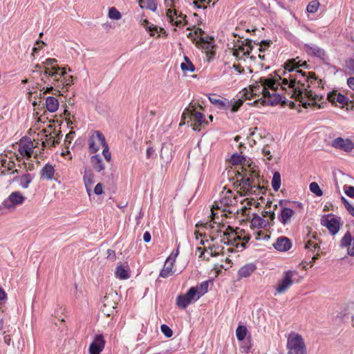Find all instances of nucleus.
Masks as SVG:
<instances>
[{
  "label": "nucleus",
  "instance_id": "f257e3e1",
  "mask_svg": "<svg viewBox=\"0 0 354 354\" xmlns=\"http://www.w3.org/2000/svg\"><path fill=\"white\" fill-rule=\"evenodd\" d=\"M66 75L65 69L58 66L56 59H46V94L51 93L54 90L53 86H70L73 84V77L67 78Z\"/></svg>",
  "mask_w": 354,
  "mask_h": 354
},
{
  "label": "nucleus",
  "instance_id": "f03ea898",
  "mask_svg": "<svg viewBox=\"0 0 354 354\" xmlns=\"http://www.w3.org/2000/svg\"><path fill=\"white\" fill-rule=\"evenodd\" d=\"M305 66L308 67V65L306 62H304L302 64H300V61H296L295 59H288L284 64V68L286 71H288V73H291L290 74V78H292V81H293V84L295 85L299 86L300 88H304L303 90V98H307L309 101H313L312 103H314L313 106L317 105L316 102V100L318 96L317 95H313V93L310 90H308L310 88V84H308L307 86L305 85L306 73L299 69L300 66Z\"/></svg>",
  "mask_w": 354,
  "mask_h": 354
},
{
  "label": "nucleus",
  "instance_id": "7ed1b4c3",
  "mask_svg": "<svg viewBox=\"0 0 354 354\" xmlns=\"http://www.w3.org/2000/svg\"><path fill=\"white\" fill-rule=\"evenodd\" d=\"M290 74L291 73H288V71L285 68L284 70L280 69L275 72L276 78H273L277 81L278 86H281L282 89L286 90V86H287L290 90V93H291V97L299 101L304 108L307 109L313 105L314 103L306 102L303 100V88L293 84L292 78H290Z\"/></svg>",
  "mask_w": 354,
  "mask_h": 354
},
{
  "label": "nucleus",
  "instance_id": "20e7f679",
  "mask_svg": "<svg viewBox=\"0 0 354 354\" xmlns=\"http://www.w3.org/2000/svg\"><path fill=\"white\" fill-rule=\"evenodd\" d=\"M259 82L263 86L262 93L263 97H269L270 99L268 100L265 99H261V102L259 100H254L252 103H250L249 104H254L257 106L260 103L263 106H274L281 102V95L274 93L278 89V85L277 84V81L273 78L272 75H270L269 77H260Z\"/></svg>",
  "mask_w": 354,
  "mask_h": 354
},
{
  "label": "nucleus",
  "instance_id": "39448f33",
  "mask_svg": "<svg viewBox=\"0 0 354 354\" xmlns=\"http://www.w3.org/2000/svg\"><path fill=\"white\" fill-rule=\"evenodd\" d=\"M96 142L100 144L103 147L102 154L107 162L111 159V153L109 151V147L106 142L104 136L99 131H95L94 133L88 138V151L91 153H94L100 150Z\"/></svg>",
  "mask_w": 354,
  "mask_h": 354
},
{
  "label": "nucleus",
  "instance_id": "423d86ee",
  "mask_svg": "<svg viewBox=\"0 0 354 354\" xmlns=\"http://www.w3.org/2000/svg\"><path fill=\"white\" fill-rule=\"evenodd\" d=\"M118 296L115 291L111 290L102 299L103 305L101 308L102 312L106 317L113 315L118 305Z\"/></svg>",
  "mask_w": 354,
  "mask_h": 354
},
{
  "label": "nucleus",
  "instance_id": "0eeeda50",
  "mask_svg": "<svg viewBox=\"0 0 354 354\" xmlns=\"http://www.w3.org/2000/svg\"><path fill=\"white\" fill-rule=\"evenodd\" d=\"M288 354H306V347L301 335L295 334L288 339Z\"/></svg>",
  "mask_w": 354,
  "mask_h": 354
},
{
  "label": "nucleus",
  "instance_id": "6e6552de",
  "mask_svg": "<svg viewBox=\"0 0 354 354\" xmlns=\"http://www.w3.org/2000/svg\"><path fill=\"white\" fill-rule=\"evenodd\" d=\"M321 224L325 226L333 236L338 233L341 227V218L333 214L324 215L321 218Z\"/></svg>",
  "mask_w": 354,
  "mask_h": 354
},
{
  "label": "nucleus",
  "instance_id": "1a4fd4ad",
  "mask_svg": "<svg viewBox=\"0 0 354 354\" xmlns=\"http://www.w3.org/2000/svg\"><path fill=\"white\" fill-rule=\"evenodd\" d=\"M42 94H44V91L42 92V89L39 90V93L37 91L34 92L35 100L32 102V106H34L35 119L37 123L42 122L41 118L44 115V102L42 100Z\"/></svg>",
  "mask_w": 354,
  "mask_h": 354
},
{
  "label": "nucleus",
  "instance_id": "9d476101",
  "mask_svg": "<svg viewBox=\"0 0 354 354\" xmlns=\"http://www.w3.org/2000/svg\"><path fill=\"white\" fill-rule=\"evenodd\" d=\"M46 147H55L60 141V128L50 124L46 127Z\"/></svg>",
  "mask_w": 354,
  "mask_h": 354
},
{
  "label": "nucleus",
  "instance_id": "9b49d317",
  "mask_svg": "<svg viewBox=\"0 0 354 354\" xmlns=\"http://www.w3.org/2000/svg\"><path fill=\"white\" fill-rule=\"evenodd\" d=\"M24 201L25 197L19 192H13L4 200L1 207L10 210L14 209L17 205L22 204Z\"/></svg>",
  "mask_w": 354,
  "mask_h": 354
},
{
  "label": "nucleus",
  "instance_id": "f8f14e48",
  "mask_svg": "<svg viewBox=\"0 0 354 354\" xmlns=\"http://www.w3.org/2000/svg\"><path fill=\"white\" fill-rule=\"evenodd\" d=\"M196 290L189 288L185 295H180L176 298V305L183 309L186 308L192 301H196Z\"/></svg>",
  "mask_w": 354,
  "mask_h": 354
},
{
  "label": "nucleus",
  "instance_id": "ddd939ff",
  "mask_svg": "<svg viewBox=\"0 0 354 354\" xmlns=\"http://www.w3.org/2000/svg\"><path fill=\"white\" fill-rule=\"evenodd\" d=\"M33 142L29 138H22L19 143V153L21 158H30L33 153Z\"/></svg>",
  "mask_w": 354,
  "mask_h": 354
},
{
  "label": "nucleus",
  "instance_id": "4468645a",
  "mask_svg": "<svg viewBox=\"0 0 354 354\" xmlns=\"http://www.w3.org/2000/svg\"><path fill=\"white\" fill-rule=\"evenodd\" d=\"M295 272L291 270H287L284 272L283 277L279 283L277 290L279 293H283L293 283L292 277Z\"/></svg>",
  "mask_w": 354,
  "mask_h": 354
},
{
  "label": "nucleus",
  "instance_id": "2eb2a0df",
  "mask_svg": "<svg viewBox=\"0 0 354 354\" xmlns=\"http://www.w3.org/2000/svg\"><path fill=\"white\" fill-rule=\"evenodd\" d=\"M331 146L335 149L350 152L354 149V143L349 139L337 138L332 141Z\"/></svg>",
  "mask_w": 354,
  "mask_h": 354
},
{
  "label": "nucleus",
  "instance_id": "dca6fc26",
  "mask_svg": "<svg viewBox=\"0 0 354 354\" xmlns=\"http://www.w3.org/2000/svg\"><path fill=\"white\" fill-rule=\"evenodd\" d=\"M253 40L246 39L244 41L238 40L237 43L234 44L233 50H238V52L243 53V55L248 56L250 54L253 49Z\"/></svg>",
  "mask_w": 354,
  "mask_h": 354
},
{
  "label": "nucleus",
  "instance_id": "f3484780",
  "mask_svg": "<svg viewBox=\"0 0 354 354\" xmlns=\"http://www.w3.org/2000/svg\"><path fill=\"white\" fill-rule=\"evenodd\" d=\"M105 346V340L102 335H97L89 346L90 354H100Z\"/></svg>",
  "mask_w": 354,
  "mask_h": 354
},
{
  "label": "nucleus",
  "instance_id": "a211bd4d",
  "mask_svg": "<svg viewBox=\"0 0 354 354\" xmlns=\"http://www.w3.org/2000/svg\"><path fill=\"white\" fill-rule=\"evenodd\" d=\"M304 50L308 55L319 57L322 60L326 59L327 56L326 52L322 48L314 44H305Z\"/></svg>",
  "mask_w": 354,
  "mask_h": 354
},
{
  "label": "nucleus",
  "instance_id": "6ab92c4d",
  "mask_svg": "<svg viewBox=\"0 0 354 354\" xmlns=\"http://www.w3.org/2000/svg\"><path fill=\"white\" fill-rule=\"evenodd\" d=\"M216 94L209 95L208 97L209 102L214 105L216 106L217 108L222 110H227L230 108L231 101L227 99H220Z\"/></svg>",
  "mask_w": 354,
  "mask_h": 354
},
{
  "label": "nucleus",
  "instance_id": "aec40b11",
  "mask_svg": "<svg viewBox=\"0 0 354 354\" xmlns=\"http://www.w3.org/2000/svg\"><path fill=\"white\" fill-rule=\"evenodd\" d=\"M273 247L278 251L286 252L292 247V243L290 239L286 236L279 237L276 242L273 243Z\"/></svg>",
  "mask_w": 354,
  "mask_h": 354
},
{
  "label": "nucleus",
  "instance_id": "412c9836",
  "mask_svg": "<svg viewBox=\"0 0 354 354\" xmlns=\"http://www.w3.org/2000/svg\"><path fill=\"white\" fill-rule=\"evenodd\" d=\"M192 122V126H193L192 129L194 131H200V127L203 124H207L208 122L205 120L203 113L201 112L196 111L194 113V115L190 120Z\"/></svg>",
  "mask_w": 354,
  "mask_h": 354
},
{
  "label": "nucleus",
  "instance_id": "4be33fe9",
  "mask_svg": "<svg viewBox=\"0 0 354 354\" xmlns=\"http://www.w3.org/2000/svg\"><path fill=\"white\" fill-rule=\"evenodd\" d=\"M235 187H241V189L244 192H250L253 189V187H255L254 185V179H251L248 177H243L240 180H236V181L234 183ZM247 194V193H245Z\"/></svg>",
  "mask_w": 354,
  "mask_h": 354
},
{
  "label": "nucleus",
  "instance_id": "5701e85b",
  "mask_svg": "<svg viewBox=\"0 0 354 354\" xmlns=\"http://www.w3.org/2000/svg\"><path fill=\"white\" fill-rule=\"evenodd\" d=\"M294 214L295 212L292 209L283 207L278 216V219L283 225H286L290 221V219Z\"/></svg>",
  "mask_w": 354,
  "mask_h": 354
},
{
  "label": "nucleus",
  "instance_id": "b1692460",
  "mask_svg": "<svg viewBox=\"0 0 354 354\" xmlns=\"http://www.w3.org/2000/svg\"><path fill=\"white\" fill-rule=\"evenodd\" d=\"M141 25L145 28L146 30L151 36H154L155 33H165V30L162 28H158L157 26L151 24L147 19L141 20Z\"/></svg>",
  "mask_w": 354,
  "mask_h": 354
},
{
  "label": "nucleus",
  "instance_id": "393cba45",
  "mask_svg": "<svg viewBox=\"0 0 354 354\" xmlns=\"http://www.w3.org/2000/svg\"><path fill=\"white\" fill-rule=\"evenodd\" d=\"M257 269L254 263H250L242 266L238 271V275L240 278H246L250 277Z\"/></svg>",
  "mask_w": 354,
  "mask_h": 354
},
{
  "label": "nucleus",
  "instance_id": "a878e982",
  "mask_svg": "<svg viewBox=\"0 0 354 354\" xmlns=\"http://www.w3.org/2000/svg\"><path fill=\"white\" fill-rule=\"evenodd\" d=\"M84 182L88 196H91V187L94 183V174L91 171H85Z\"/></svg>",
  "mask_w": 354,
  "mask_h": 354
},
{
  "label": "nucleus",
  "instance_id": "bb28decb",
  "mask_svg": "<svg viewBox=\"0 0 354 354\" xmlns=\"http://www.w3.org/2000/svg\"><path fill=\"white\" fill-rule=\"evenodd\" d=\"M91 162L93 169L97 172H100L105 169L102 159L99 154L92 156L91 158Z\"/></svg>",
  "mask_w": 354,
  "mask_h": 354
},
{
  "label": "nucleus",
  "instance_id": "cd10ccee",
  "mask_svg": "<svg viewBox=\"0 0 354 354\" xmlns=\"http://www.w3.org/2000/svg\"><path fill=\"white\" fill-rule=\"evenodd\" d=\"M173 268V261L170 262V259L167 258L165 262V265L162 269L160 272V277L162 278H167L169 276H171L174 274Z\"/></svg>",
  "mask_w": 354,
  "mask_h": 354
},
{
  "label": "nucleus",
  "instance_id": "c85d7f7f",
  "mask_svg": "<svg viewBox=\"0 0 354 354\" xmlns=\"http://www.w3.org/2000/svg\"><path fill=\"white\" fill-rule=\"evenodd\" d=\"M251 223L254 227L259 228H266L270 226V223L268 220H265L262 216L255 214L251 221Z\"/></svg>",
  "mask_w": 354,
  "mask_h": 354
},
{
  "label": "nucleus",
  "instance_id": "c756f323",
  "mask_svg": "<svg viewBox=\"0 0 354 354\" xmlns=\"http://www.w3.org/2000/svg\"><path fill=\"white\" fill-rule=\"evenodd\" d=\"M59 107L58 100L53 96L46 97V109L53 113L55 112Z\"/></svg>",
  "mask_w": 354,
  "mask_h": 354
},
{
  "label": "nucleus",
  "instance_id": "7c9ffc66",
  "mask_svg": "<svg viewBox=\"0 0 354 354\" xmlns=\"http://www.w3.org/2000/svg\"><path fill=\"white\" fill-rule=\"evenodd\" d=\"M336 102H339L343 106H345L347 110L353 109V105H352L353 103L351 101V100H349L348 97L340 93H337Z\"/></svg>",
  "mask_w": 354,
  "mask_h": 354
},
{
  "label": "nucleus",
  "instance_id": "2f4dec72",
  "mask_svg": "<svg viewBox=\"0 0 354 354\" xmlns=\"http://www.w3.org/2000/svg\"><path fill=\"white\" fill-rule=\"evenodd\" d=\"M196 44L198 47L200 46L201 48L207 50V53H210L214 48L212 43L203 37H201L199 41H196Z\"/></svg>",
  "mask_w": 354,
  "mask_h": 354
},
{
  "label": "nucleus",
  "instance_id": "473e14b6",
  "mask_svg": "<svg viewBox=\"0 0 354 354\" xmlns=\"http://www.w3.org/2000/svg\"><path fill=\"white\" fill-rule=\"evenodd\" d=\"M209 287L208 281H205L201 283L198 286L191 287L190 288H195L196 290V299H198L202 295L207 292Z\"/></svg>",
  "mask_w": 354,
  "mask_h": 354
},
{
  "label": "nucleus",
  "instance_id": "72a5a7b5",
  "mask_svg": "<svg viewBox=\"0 0 354 354\" xmlns=\"http://www.w3.org/2000/svg\"><path fill=\"white\" fill-rule=\"evenodd\" d=\"M139 6L141 8H146L153 12L157 8L154 0H139Z\"/></svg>",
  "mask_w": 354,
  "mask_h": 354
},
{
  "label": "nucleus",
  "instance_id": "f704fd0d",
  "mask_svg": "<svg viewBox=\"0 0 354 354\" xmlns=\"http://www.w3.org/2000/svg\"><path fill=\"white\" fill-rule=\"evenodd\" d=\"M116 277L120 279H127L129 278V274L127 270L122 265L118 266L115 272Z\"/></svg>",
  "mask_w": 354,
  "mask_h": 354
},
{
  "label": "nucleus",
  "instance_id": "c9c22d12",
  "mask_svg": "<svg viewBox=\"0 0 354 354\" xmlns=\"http://www.w3.org/2000/svg\"><path fill=\"white\" fill-rule=\"evenodd\" d=\"M1 167H4L5 169L1 171V175H6L8 172L12 170L15 167V163L12 160H7L2 159L1 161Z\"/></svg>",
  "mask_w": 354,
  "mask_h": 354
},
{
  "label": "nucleus",
  "instance_id": "e433bc0d",
  "mask_svg": "<svg viewBox=\"0 0 354 354\" xmlns=\"http://www.w3.org/2000/svg\"><path fill=\"white\" fill-rule=\"evenodd\" d=\"M248 329L245 326L239 325L236 330V336L239 341H243L246 337Z\"/></svg>",
  "mask_w": 354,
  "mask_h": 354
},
{
  "label": "nucleus",
  "instance_id": "4c0bfd02",
  "mask_svg": "<svg viewBox=\"0 0 354 354\" xmlns=\"http://www.w3.org/2000/svg\"><path fill=\"white\" fill-rule=\"evenodd\" d=\"M352 241H353V237H352L351 232L348 231L342 238L340 246L342 248H348L351 246Z\"/></svg>",
  "mask_w": 354,
  "mask_h": 354
},
{
  "label": "nucleus",
  "instance_id": "58836bf2",
  "mask_svg": "<svg viewBox=\"0 0 354 354\" xmlns=\"http://www.w3.org/2000/svg\"><path fill=\"white\" fill-rule=\"evenodd\" d=\"M272 186L274 191H278L281 186V175L279 172L275 171L272 180Z\"/></svg>",
  "mask_w": 354,
  "mask_h": 354
},
{
  "label": "nucleus",
  "instance_id": "ea45409f",
  "mask_svg": "<svg viewBox=\"0 0 354 354\" xmlns=\"http://www.w3.org/2000/svg\"><path fill=\"white\" fill-rule=\"evenodd\" d=\"M245 156L234 153L231 156L230 162L233 165H243L245 162Z\"/></svg>",
  "mask_w": 354,
  "mask_h": 354
},
{
  "label": "nucleus",
  "instance_id": "a19ab883",
  "mask_svg": "<svg viewBox=\"0 0 354 354\" xmlns=\"http://www.w3.org/2000/svg\"><path fill=\"white\" fill-rule=\"evenodd\" d=\"M32 181V176L29 174L22 175L19 178V185L23 188H28L29 184Z\"/></svg>",
  "mask_w": 354,
  "mask_h": 354
},
{
  "label": "nucleus",
  "instance_id": "79ce46f5",
  "mask_svg": "<svg viewBox=\"0 0 354 354\" xmlns=\"http://www.w3.org/2000/svg\"><path fill=\"white\" fill-rule=\"evenodd\" d=\"M309 188L310 192L315 194L317 196H321L323 195V192L317 183L312 182L309 185Z\"/></svg>",
  "mask_w": 354,
  "mask_h": 354
},
{
  "label": "nucleus",
  "instance_id": "37998d69",
  "mask_svg": "<svg viewBox=\"0 0 354 354\" xmlns=\"http://www.w3.org/2000/svg\"><path fill=\"white\" fill-rule=\"evenodd\" d=\"M262 217H268V221L270 223V226H273L274 225V219H275V213L274 211L269 210H263L262 212Z\"/></svg>",
  "mask_w": 354,
  "mask_h": 354
},
{
  "label": "nucleus",
  "instance_id": "c03bdc74",
  "mask_svg": "<svg viewBox=\"0 0 354 354\" xmlns=\"http://www.w3.org/2000/svg\"><path fill=\"white\" fill-rule=\"evenodd\" d=\"M108 15L110 19L113 20H119L122 17L121 13L115 7L109 8Z\"/></svg>",
  "mask_w": 354,
  "mask_h": 354
},
{
  "label": "nucleus",
  "instance_id": "a18cd8bd",
  "mask_svg": "<svg viewBox=\"0 0 354 354\" xmlns=\"http://www.w3.org/2000/svg\"><path fill=\"white\" fill-rule=\"evenodd\" d=\"M195 111L196 109L194 106H189L187 107L182 114V119L185 120L186 118H188L189 120H191Z\"/></svg>",
  "mask_w": 354,
  "mask_h": 354
},
{
  "label": "nucleus",
  "instance_id": "49530a36",
  "mask_svg": "<svg viewBox=\"0 0 354 354\" xmlns=\"http://www.w3.org/2000/svg\"><path fill=\"white\" fill-rule=\"evenodd\" d=\"M319 6V2L317 0H313L308 4L306 10L309 13H315L317 12Z\"/></svg>",
  "mask_w": 354,
  "mask_h": 354
},
{
  "label": "nucleus",
  "instance_id": "de8ad7c7",
  "mask_svg": "<svg viewBox=\"0 0 354 354\" xmlns=\"http://www.w3.org/2000/svg\"><path fill=\"white\" fill-rule=\"evenodd\" d=\"M341 201L348 212L354 217V207L350 204L344 196H341Z\"/></svg>",
  "mask_w": 354,
  "mask_h": 354
},
{
  "label": "nucleus",
  "instance_id": "09e8293b",
  "mask_svg": "<svg viewBox=\"0 0 354 354\" xmlns=\"http://www.w3.org/2000/svg\"><path fill=\"white\" fill-rule=\"evenodd\" d=\"M180 68L183 71H189V72H194L196 70V68L194 65L192 64V62H187V63H182L180 64Z\"/></svg>",
  "mask_w": 354,
  "mask_h": 354
},
{
  "label": "nucleus",
  "instance_id": "8fccbe9b",
  "mask_svg": "<svg viewBox=\"0 0 354 354\" xmlns=\"http://www.w3.org/2000/svg\"><path fill=\"white\" fill-rule=\"evenodd\" d=\"M253 44L260 46L259 51L261 53L265 50L266 48H268L270 46L271 42L270 41L262 40L261 42H259L257 41H253Z\"/></svg>",
  "mask_w": 354,
  "mask_h": 354
},
{
  "label": "nucleus",
  "instance_id": "3c124183",
  "mask_svg": "<svg viewBox=\"0 0 354 354\" xmlns=\"http://www.w3.org/2000/svg\"><path fill=\"white\" fill-rule=\"evenodd\" d=\"M55 173L54 167L50 164H46V178L51 180Z\"/></svg>",
  "mask_w": 354,
  "mask_h": 354
},
{
  "label": "nucleus",
  "instance_id": "603ef678",
  "mask_svg": "<svg viewBox=\"0 0 354 354\" xmlns=\"http://www.w3.org/2000/svg\"><path fill=\"white\" fill-rule=\"evenodd\" d=\"M244 100L241 99H239L234 102L233 104L231 103V111L232 113H235L239 111V108L243 105Z\"/></svg>",
  "mask_w": 354,
  "mask_h": 354
},
{
  "label": "nucleus",
  "instance_id": "864d4df0",
  "mask_svg": "<svg viewBox=\"0 0 354 354\" xmlns=\"http://www.w3.org/2000/svg\"><path fill=\"white\" fill-rule=\"evenodd\" d=\"M235 235V232L234 230V228L228 225L225 230V231L223 232V236H225L227 239H233L234 236Z\"/></svg>",
  "mask_w": 354,
  "mask_h": 354
},
{
  "label": "nucleus",
  "instance_id": "5fc2aeb1",
  "mask_svg": "<svg viewBox=\"0 0 354 354\" xmlns=\"http://www.w3.org/2000/svg\"><path fill=\"white\" fill-rule=\"evenodd\" d=\"M161 331L167 337H171L173 335L172 330L166 324H162L160 327Z\"/></svg>",
  "mask_w": 354,
  "mask_h": 354
},
{
  "label": "nucleus",
  "instance_id": "6e6d98bb",
  "mask_svg": "<svg viewBox=\"0 0 354 354\" xmlns=\"http://www.w3.org/2000/svg\"><path fill=\"white\" fill-rule=\"evenodd\" d=\"M305 248L314 252L317 248H319V246L310 240L306 243Z\"/></svg>",
  "mask_w": 354,
  "mask_h": 354
},
{
  "label": "nucleus",
  "instance_id": "4d7b16f0",
  "mask_svg": "<svg viewBox=\"0 0 354 354\" xmlns=\"http://www.w3.org/2000/svg\"><path fill=\"white\" fill-rule=\"evenodd\" d=\"M317 77L314 72H309L308 74L306 73V82H310V84H313L314 81L317 80Z\"/></svg>",
  "mask_w": 354,
  "mask_h": 354
},
{
  "label": "nucleus",
  "instance_id": "13d9d810",
  "mask_svg": "<svg viewBox=\"0 0 354 354\" xmlns=\"http://www.w3.org/2000/svg\"><path fill=\"white\" fill-rule=\"evenodd\" d=\"M337 93L336 91H330L327 95V99L329 102H330L332 104H335L336 99H337Z\"/></svg>",
  "mask_w": 354,
  "mask_h": 354
},
{
  "label": "nucleus",
  "instance_id": "bf43d9fd",
  "mask_svg": "<svg viewBox=\"0 0 354 354\" xmlns=\"http://www.w3.org/2000/svg\"><path fill=\"white\" fill-rule=\"evenodd\" d=\"M344 192L347 196L351 198H354V187L353 186H346L344 187Z\"/></svg>",
  "mask_w": 354,
  "mask_h": 354
},
{
  "label": "nucleus",
  "instance_id": "052dcab7",
  "mask_svg": "<svg viewBox=\"0 0 354 354\" xmlns=\"http://www.w3.org/2000/svg\"><path fill=\"white\" fill-rule=\"evenodd\" d=\"M106 259L113 261L116 259L115 252L113 250L108 249L106 252Z\"/></svg>",
  "mask_w": 354,
  "mask_h": 354
},
{
  "label": "nucleus",
  "instance_id": "680f3d73",
  "mask_svg": "<svg viewBox=\"0 0 354 354\" xmlns=\"http://www.w3.org/2000/svg\"><path fill=\"white\" fill-rule=\"evenodd\" d=\"M232 199L230 197H223L221 199V203L225 206H230L232 205Z\"/></svg>",
  "mask_w": 354,
  "mask_h": 354
},
{
  "label": "nucleus",
  "instance_id": "e2e57ef3",
  "mask_svg": "<svg viewBox=\"0 0 354 354\" xmlns=\"http://www.w3.org/2000/svg\"><path fill=\"white\" fill-rule=\"evenodd\" d=\"M103 192V185L102 183H97L94 188V193L96 195H100Z\"/></svg>",
  "mask_w": 354,
  "mask_h": 354
},
{
  "label": "nucleus",
  "instance_id": "0e129e2a",
  "mask_svg": "<svg viewBox=\"0 0 354 354\" xmlns=\"http://www.w3.org/2000/svg\"><path fill=\"white\" fill-rule=\"evenodd\" d=\"M249 167L250 168V169L248 171V175L250 176L249 178H250L251 179H254V178H258L259 177V175L256 172L254 169H253V168L251 167V165H249Z\"/></svg>",
  "mask_w": 354,
  "mask_h": 354
},
{
  "label": "nucleus",
  "instance_id": "69168bd1",
  "mask_svg": "<svg viewBox=\"0 0 354 354\" xmlns=\"http://www.w3.org/2000/svg\"><path fill=\"white\" fill-rule=\"evenodd\" d=\"M346 66L352 73H354V59H350L346 62Z\"/></svg>",
  "mask_w": 354,
  "mask_h": 354
},
{
  "label": "nucleus",
  "instance_id": "338daca9",
  "mask_svg": "<svg viewBox=\"0 0 354 354\" xmlns=\"http://www.w3.org/2000/svg\"><path fill=\"white\" fill-rule=\"evenodd\" d=\"M347 252L348 255L354 257V236L351 246L348 248Z\"/></svg>",
  "mask_w": 354,
  "mask_h": 354
},
{
  "label": "nucleus",
  "instance_id": "774afa93",
  "mask_svg": "<svg viewBox=\"0 0 354 354\" xmlns=\"http://www.w3.org/2000/svg\"><path fill=\"white\" fill-rule=\"evenodd\" d=\"M347 84L350 88L354 91V77H351L348 78Z\"/></svg>",
  "mask_w": 354,
  "mask_h": 354
}]
</instances>
